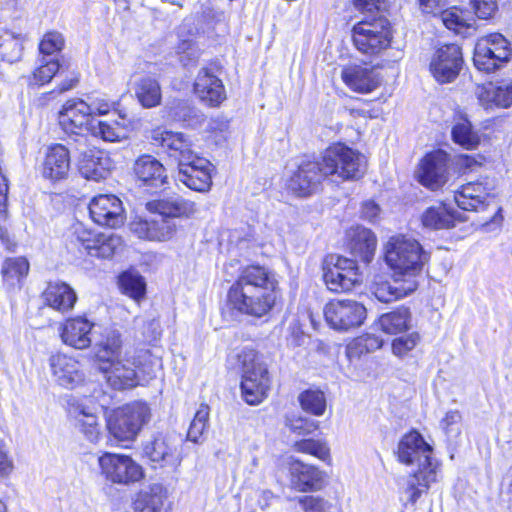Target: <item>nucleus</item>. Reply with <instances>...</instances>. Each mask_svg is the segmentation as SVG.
I'll return each mask as SVG.
<instances>
[{
  "label": "nucleus",
  "instance_id": "obj_46",
  "mask_svg": "<svg viewBox=\"0 0 512 512\" xmlns=\"http://www.w3.org/2000/svg\"><path fill=\"white\" fill-rule=\"evenodd\" d=\"M65 45L64 37L57 31H50L44 34L39 43V56L58 58L59 53Z\"/></svg>",
  "mask_w": 512,
  "mask_h": 512
},
{
  "label": "nucleus",
  "instance_id": "obj_48",
  "mask_svg": "<svg viewBox=\"0 0 512 512\" xmlns=\"http://www.w3.org/2000/svg\"><path fill=\"white\" fill-rule=\"evenodd\" d=\"M210 409L206 404H201L188 429V439L197 442L207 428Z\"/></svg>",
  "mask_w": 512,
  "mask_h": 512
},
{
  "label": "nucleus",
  "instance_id": "obj_4",
  "mask_svg": "<svg viewBox=\"0 0 512 512\" xmlns=\"http://www.w3.org/2000/svg\"><path fill=\"white\" fill-rule=\"evenodd\" d=\"M432 452L431 445L414 430L405 434L398 444V460L405 465L418 466V470L409 476L405 488L407 500L412 504L436 481L437 465L432 460Z\"/></svg>",
  "mask_w": 512,
  "mask_h": 512
},
{
  "label": "nucleus",
  "instance_id": "obj_2",
  "mask_svg": "<svg viewBox=\"0 0 512 512\" xmlns=\"http://www.w3.org/2000/svg\"><path fill=\"white\" fill-rule=\"evenodd\" d=\"M365 171V157L337 143L328 147L319 159H302L290 176L287 187L293 194L306 197L314 193L327 177H332L334 181L354 180L361 178Z\"/></svg>",
  "mask_w": 512,
  "mask_h": 512
},
{
  "label": "nucleus",
  "instance_id": "obj_40",
  "mask_svg": "<svg viewBox=\"0 0 512 512\" xmlns=\"http://www.w3.org/2000/svg\"><path fill=\"white\" fill-rule=\"evenodd\" d=\"M410 320V311L405 307H400L382 314L378 319V325L387 334H398L409 329Z\"/></svg>",
  "mask_w": 512,
  "mask_h": 512
},
{
  "label": "nucleus",
  "instance_id": "obj_64",
  "mask_svg": "<svg viewBox=\"0 0 512 512\" xmlns=\"http://www.w3.org/2000/svg\"><path fill=\"white\" fill-rule=\"evenodd\" d=\"M361 342H364V346L368 350L379 349L382 346V340L374 335H367L360 339Z\"/></svg>",
  "mask_w": 512,
  "mask_h": 512
},
{
  "label": "nucleus",
  "instance_id": "obj_21",
  "mask_svg": "<svg viewBox=\"0 0 512 512\" xmlns=\"http://www.w3.org/2000/svg\"><path fill=\"white\" fill-rule=\"evenodd\" d=\"M492 190L488 182H469L455 192L454 201L462 210L481 211L493 200Z\"/></svg>",
  "mask_w": 512,
  "mask_h": 512
},
{
  "label": "nucleus",
  "instance_id": "obj_32",
  "mask_svg": "<svg viewBox=\"0 0 512 512\" xmlns=\"http://www.w3.org/2000/svg\"><path fill=\"white\" fill-rule=\"evenodd\" d=\"M70 414L74 417L77 427L86 439L97 443L101 436V425L95 408L84 403H77L71 407Z\"/></svg>",
  "mask_w": 512,
  "mask_h": 512
},
{
  "label": "nucleus",
  "instance_id": "obj_26",
  "mask_svg": "<svg viewBox=\"0 0 512 512\" xmlns=\"http://www.w3.org/2000/svg\"><path fill=\"white\" fill-rule=\"evenodd\" d=\"M144 454L159 467H176L180 463L174 442L167 436L159 435L144 446Z\"/></svg>",
  "mask_w": 512,
  "mask_h": 512
},
{
  "label": "nucleus",
  "instance_id": "obj_61",
  "mask_svg": "<svg viewBox=\"0 0 512 512\" xmlns=\"http://www.w3.org/2000/svg\"><path fill=\"white\" fill-rule=\"evenodd\" d=\"M88 107L91 109V117H93L94 114H107L110 111L112 104L104 99H94L91 103H88Z\"/></svg>",
  "mask_w": 512,
  "mask_h": 512
},
{
  "label": "nucleus",
  "instance_id": "obj_25",
  "mask_svg": "<svg viewBox=\"0 0 512 512\" xmlns=\"http://www.w3.org/2000/svg\"><path fill=\"white\" fill-rule=\"evenodd\" d=\"M70 169V153L62 144H54L46 149L42 162L43 177L52 181L66 178Z\"/></svg>",
  "mask_w": 512,
  "mask_h": 512
},
{
  "label": "nucleus",
  "instance_id": "obj_27",
  "mask_svg": "<svg viewBox=\"0 0 512 512\" xmlns=\"http://www.w3.org/2000/svg\"><path fill=\"white\" fill-rule=\"evenodd\" d=\"M477 97L485 108H509L512 106V80L490 82L477 90Z\"/></svg>",
  "mask_w": 512,
  "mask_h": 512
},
{
  "label": "nucleus",
  "instance_id": "obj_49",
  "mask_svg": "<svg viewBox=\"0 0 512 512\" xmlns=\"http://www.w3.org/2000/svg\"><path fill=\"white\" fill-rule=\"evenodd\" d=\"M2 46L0 48V59L7 62H14L21 56L22 45L17 37L8 30L3 34Z\"/></svg>",
  "mask_w": 512,
  "mask_h": 512
},
{
  "label": "nucleus",
  "instance_id": "obj_50",
  "mask_svg": "<svg viewBox=\"0 0 512 512\" xmlns=\"http://www.w3.org/2000/svg\"><path fill=\"white\" fill-rule=\"evenodd\" d=\"M120 283L124 292L135 300L140 299L145 293V283L140 276L123 274Z\"/></svg>",
  "mask_w": 512,
  "mask_h": 512
},
{
  "label": "nucleus",
  "instance_id": "obj_30",
  "mask_svg": "<svg viewBox=\"0 0 512 512\" xmlns=\"http://www.w3.org/2000/svg\"><path fill=\"white\" fill-rule=\"evenodd\" d=\"M348 247L351 253L369 263L374 255L377 239L374 233L362 226L351 228L347 232Z\"/></svg>",
  "mask_w": 512,
  "mask_h": 512
},
{
  "label": "nucleus",
  "instance_id": "obj_14",
  "mask_svg": "<svg viewBox=\"0 0 512 512\" xmlns=\"http://www.w3.org/2000/svg\"><path fill=\"white\" fill-rule=\"evenodd\" d=\"M92 122L91 109L88 103L82 99L67 100L59 112V124L65 133L79 137L76 141L86 145V135L90 133Z\"/></svg>",
  "mask_w": 512,
  "mask_h": 512
},
{
  "label": "nucleus",
  "instance_id": "obj_28",
  "mask_svg": "<svg viewBox=\"0 0 512 512\" xmlns=\"http://www.w3.org/2000/svg\"><path fill=\"white\" fill-rule=\"evenodd\" d=\"M45 305L55 311L66 313L74 308L77 294L67 283L61 281L49 282L42 292Z\"/></svg>",
  "mask_w": 512,
  "mask_h": 512
},
{
  "label": "nucleus",
  "instance_id": "obj_57",
  "mask_svg": "<svg viewBox=\"0 0 512 512\" xmlns=\"http://www.w3.org/2000/svg\"><path fill=\"white\" fill-rule=\"evenodd\" d=\"M475 14L480 19L491 18L498 9L497 0H473Z\"/></svg>",
  "mask_w": 512,
  "mask_h": 512
},
{
  "label": "nucleus",
  "instance_id": "obj_54",
  "mask_svg": "<svg viewBox=\"0 0 512 512\" xmlns=\"http://www.w3.org/2000/svg\"><path fill=\"white\" fill-rule=\"evenodd\" d=\"M73 235L78 243L89 253V250L93 248L95 240L98 238L99 233L87 229L83 224L78 223L73 227Z\"/></svg>",
  "mask_w": 512,
  "mask_h": 512
},
{
  "label": "nucleus",
  "instance_id": "obj_7",
  "mask_svg": "<svg viewBox=\"0 0 512 512\" xmlns=\"http://www.w3.org/2000/svg\"><path fill=\"white\" fill-rule=\"evenodd\" d=\"M241 366V391L249 405H258L266 397L269 389V375L266 365L254 349L245 348L238 354Z\"/></svg>",
  "mask_w": 512,
  "mask_h": 512
},
{
  "label": "nucleus",
  "instance_id": "obj_62",
  "mask_svg": "<svg viewBox=\"0 0 512 512\" xmlns=\"http://www.w3.org/2000/svg\"><path fill=\"white\" fill-rule=\"evenodd\" d=\"M380 214L379 206L373 201H366L362 206V216L368 221H375Z\"/></svg>",
  "mask_w": 512,
  "mask_h": 512
},
{
  "label": "nucleus",
  "instance_id": "obj_55",
  "mask_svg": "<svg viewBox=\"0 0 512 512\" xmlns=\"http://www.w3.org/2000/svg\"><path fill=\"white\" fill-rule=\"evenodd\" d=\"M462 416L459 411H449L440 422L441 428L448 436L458 435L460 433V423Z\"/></svg>",
  "mask_w": 512,
  "mask_h": 512
},
{
  "label": "nucleus",
  "instance_id": "obj_3",
  "mask_svg": "<svg viewBox=\"0 0 512 512\" xmlns=\"http://www.w3.org/2000/svg\"><path fill=\"white\" fill-rule=\"evenodd\" d=\"M278 282L275 274L265 267H245L228 291V303L233 310L261 318L267 315L276 303Z\"/></svg>",
  "mask_w": 512,
  "mask_h": 512
},
{
  "label": "nucleus",
  "instance_id": "obj_10",
  "mask_svg": "<svg viewBox=\"0 0 512 512\" xmlns=\"http://www.w3.org/2000/svg\"><path fill=\"white\" fill-rule=\"evenodd\" d=\"M512 58V47L500 33L480 37L474 48L473 62L483 72H494L506 65Z\"/></svg>",
  "mask_w": 512,
  "mask_h": 512
},
{
  "label": "nucleus",
  "instance_id": "obj_53",
  "mask_svg": "<svg viewBox=\"0 0 512 512\" xmlns=\"http://www.w3.org/2000/svg\"><path fill=\"white\" fill-rule=\"evenodd\" d=\"M287 427L298 435H308L318 428V422L310 418L296 417L287 420Z\"/></svg>",
  "mask_w": 512,
  "mask_h": 512
},
{
  "label": "nucleus",
  "instance_id": "obj_11",
  "mask_svg": "<svg viewBox=\"0 0 512 512\" xmlns=\"http://www.w3.org/2000/svg\"><path fill=\"white\" fill-rule=\"evenodd\" d=\"M322 271L327 289L334 293L348 292L361 282L356 261L340 255H328Z\"/></svg>",
  "mask_w": 512,
  "mask_h": 512
},
{
  "label": "nucleus",
  "instance_id": "obj_47",
  "mask_svg": "<svg viewBox=\"0 0 512 512\" xmlns=\"http://www.w3.org/2000/svg\"><path fill=\"white\" fill-rule=\"evenodd\" d=\"M294 449L297 452L312 455L322 461H326L330 457V449L323 440L303 439L295 442Z\"/></svg>",
  "mask_w": 512,
  "mask_h": 512
},
{
  "label": "nucleus",
  "instance_id": "obj_52",
  "mask_svg": "<svg viewBox=\"0 0 512 512\" xmlns=\"http://www.w3.org/2000/svg\"><path fill=\"white\" fill-rule=\"evenodd\" d=\"M419 341L420 336L416 332L395 338L392 342V351L394 355L404 357L417 346Z\"/></svg>",
  "mask_w": 512,
  "mask_h": 512
},
{
  "label": "nucleus",
  "instance_id": "obj_31",
  "mask_svg": "<svg viewBox=\"0 0 512 512\" xmlns=\"http://www.w3.org/2000/svg\"><path fill=\"white\" fill-rule=\"evenodd\" d=\"M341 78L351 90L359 93H369L379 84L378 78L372 69L359 65L344 67Z\"/></svg>",
  "mask_w": 512,
  "mask_h": 512
},
{
  "label": "nucleus",
  "instance_id": "obj_33",
  "mask_svg": "<svg viewBox=\"0 0 512 512\" xmlns=\"http://www.w3.org/2000/svg\"><path fill=\"white\" fill-rule=\"evenodd\" d=\"M30 264L25 257L6 258L1 266V276L4 287L9 292L19 291L27 277Z\"/></svg>",
  "mask_w": 512,
  "mask_h": 512
},
{
  "label": "nucleus",
  "instance_id": "obj_35",
  "mask_svg": "<svg viewBox=\"0 0 512 512\" xmlns=\"http://www.w3.org/2000/svg\"><path fill=\"white\" fill-rule=\"evenodd\" d=\"M134 172L139 180L150 186H162L167 179L164 166L151 155L140 156L134 164Z\"/></svg>",
  "mask_w": 512,
  "mask_h": 512
},
{
  "label": "nucleus",
  "instance_id": "obj_15",
  "mask_svg": "<svg viewBox=\"0 0 512 512\" xmlns=\"http://www.w3.org/2000/svg\"><path fill=\"white\" fill-rule=\"evenodd\" d=\"M449 156L442 150L427 153L419 162L416 178L430 190H438L448 181Z\"/></svg>",
  "mask_w": 512,
  "mask_h": 512
},
{
  "label": "nucleus",
  "instance_id": "obj_56",
  "mask_svg": "<svg viewBox=\"0 0 512 512\" xmlns=\"http://www.w3.org/2000/svg\"><path fill=\"white\" fill-rule=\"evenodd\" d=\"M299 504L305 512H329L330 504L320 497L303 496Z\"/></svg>",
  "mask_w": 512,
  "mask_h": 512
},
{
  "label": "nucleus",
  "instance_id": "obj_59",
  "mask_svg": "<svg viewBox=\"0 0 512 512\" xmlns=\"http://www.w3.org/2000/svg\"><path fill=\"white\" fill-rule=\"evenodd\" d=\"M9 180L0 167V220L8 219Z\"/></svg>",
  "mask_w": 512,
  "mask_h": 512
},
{
  "label": "nucleus",
  "instance_id": "obj_29",
  "mask_svg": "<svg viewBox=\"0 0 512 512\" xmlns=\"http://www.w3.org/2000/svg\"><path fill=\"white\" fill-rule=\"evenodd\" d=\"M109 156L100 150H89L82 153L78 161L80 174L88 179L100 181L105 179L111 169Z\"/></svg>",
  "mask_w": 512,
  "mask_h": 512
},
{
  "label": "nucleus",
  "instance_id": "obj_1",
  "mask_svg": "<svg viewBox=\"0 0 512 512\" xmlns=\"http://www.w3.org/2000/svg\"><path fill=\"white\" fill-rule=\"evenodd\" d=\"M95 363L109 386L115 390L135 387L140 376L153 378L161 366L158 357L148 350L131 354L123 351L121 334L118 330H106L103 339L95 346Z\"/></svg>",
  "mask_w": 512,
  "mask_h": 512
},
{
  "label": "nucleus",
  "instance_id": "obj_12",
  "mask_svg": "<svg viewBox=\"0 0 512 512\" xmlns=\"http://www.w3.org/2000/svg\"><path fill=\"white\" fill-rule=\"evenodd\" d=\"M101 475L114 484L129 485L143 478V469L131 457L105 452L98 458Z\"/></svg>",
  "mask_w": 512,
  "mask_h": 512
},
{
  "label": "nucleus",
  "instance_id": "obj_42",
  "mask_svg": "<svg viewBox=\"0 0 512 512\" xmlns=\"http://www.w3.org/2000/svg\"><path fill=\"white\" fill-rule=\"evenodd\" d=\"M453 141L467 150L477 148L480 143V137L472 128L470 121L466 117H460L452 127Z\"/></svg>",
  "mask_w": 512,
  "mask_h": 512
},
{
  "label": "nucleus",
  "instance_id": "obj_41",
  "mask_svg": "<svg viewBox=\"0 0 512 512\" xmlns=\"http://www.w3.org/2000/svg\"><path fill=\"white\" fill-rule=\"evenodd\" d=\"M89 134L106 142H120L127 137V128L117 120L108 122L95 119Z\"/></svg>",
  "mask_w": 512,
  "mask_h": 512
},
{
  "label": "nucleus",
  "instance_id": "obj_9",
  "mask_svg": "<svg viewBox=\"0 0 512 512\" xmlns=\"http://www.w3.org/2000/svg\"><path fill=\"white\" fill-rule=\"evenodd\" d=\"M150 408L141 401L114 410L107 419V429L119 442L133 441L150 420Z\"/></svg>",
  "mask_w": 512,
  "mask_h": 512
},
{
  "label": "nucleus",
  "instance_id": "obj_39",
  "mask_svg": "<svg viewBox=\"0 0 512 512\" xmlns=\"http://www.w3.org/2000/svg\"><path fill=\"white\" fill-rule=\"evenodd\" d=\"M456 214L446 205L429 207L422 215L424 227L434 230L449 229L455 225Z\"/></svg>",
  "mask_w": 512,
  "mask_h": 512
},
{
  "label": "nucleus",
  "instance_id": "obj_51",
  "mask_svg": "<svg viewBox=\"0 0 512 512\" xmlns=\"http://www.w3.org/2000/svg\"><path fill=\"white\" fill-rule=\"evenodd\" d=\"M440 20L449 30H453L457 34L463 33L464 29L470 27V24L462 16V12L458 10L443 11Z\"/></svg>",
  "mask_w": 512,
  "mask_h": 512
},
{
  "label": "nucleus",
  "instance_id": "obj_8",
  "mask_svg": "<svg viewBox=\"0 0 512 512\" xmlns=\"http://www.w3.org/2000/svg\"><path fill=\"white\" fill-rule=\"evenodd\" d=\"M352 40L356 49L362 54L379 55L390 46L392 41L389 20L383 15L363 18L353 26Z\"/></svg>",
  "mask_w": 512,
  "mask_h": 512
},
{
  "label": "nucleus",
  "instance_id": "obj_37",
  "mask_svg": "<svg viewBox=\"0 0 512 512\" xmlns=\"http://www.w3.org/2000/svg\"><path fill=\"white\" fill-rule=\"evenodd\" d=\"M193 23L190 20H185L178 28L179 42L175 48L179 61L184 66L194 65L201 56V50L197 43L191 37H186V34L192 35Z\"/></svg>",
  "mask_w": 512,
  "mask_h": 512
},
{
  "label": "nucleus",
  "instance_id": "obj_44",
  "mask_svg": "<svg viewBox=\"0 0 512 512\" xmlns=\"http://www.w3.org/2000/svg\"><path fill=\"white\" fill-rule=\"evenodd\" d=\"M122 240L114 233H99L94 247L89 250V255L97 258L108 259L121 247Z\"/></svg>",
  "mask_w": 512,
  "mask_h": 512
},
{
  "label": "nucleus",
  "instance_id": "obj_5",
  "mask_svg": "<svg viewBox=\"0 0 512 512\" xmlns=\"http://www.w3.org/2000/svg\"><path fill=\"white\" fill-rule=\"evenodd\" d=\"M153 215L131 224L132 231L139 238L150 241H167L176 232L175 217L189 216L196 211L195 204L180 196L169 197L147 203Z\"/></svg>",
  "mask_w": 512,
  "mask_h": 512
},
{
  "label": "nucleus",
  "instance_id": "obj_6",
  "mask_svg": "<svg viewBox=\"0 0 512 512\" xmlns=\"http://www.w3.org/2000/svg\"><path fill=\"white\" fill-rule=\"evenodd\" d=\"M429 259L430 255L422 245L406 235L392 236L384 245V260L396 283L403 278L416 280Z\"/></svg>",
  "mask_w": 512,
  "mask_h": 512
},
{
  "label": "nucleus",
  "instance_id": "obj_20",
  "mask_svg": "<svg viewBox=\"0 0 512 512\" xmlns=\"http://www.w3.org/2000/svg\"><path fill=\"white\" fill-rule=\"evenodd\" d=\"M211 167L207 159L195 155L178 166L177 180L191 190L207 192L212 185Z\"/></svg>",
  "mask_w": 512,
  "mask_h": 512
},
{
  "label": "nucleus",
  "instance_id": "obj_13",
  "mask_svg": "<svg viewBox=\"0 0 512 512\" xmlns=\"http://www.w3.org/2000/svg\"><path fill=\"white\" fill-rule=\"evenodd\" d=\"M327 324L338 331H349L364 323L367 310L363 304L351 299L332 300L324 307Z\"/></svg>",
  "mask_w": 512,
  "mask_h": 512
},
{
  "label": "nucleus",
  "instance_id": "obj_22",
  "mask_svg": "<svg viewBox=\"0 0 512 512\" xmlns=\"http://www.w3.org/2000/svg\"><path fill=\"white\" fill-rule=\"evenodd\" d=\"M291 485L300 492L317 491L324 485L325 473L296 459L288 463Z\"/></svg>",
  "mask_w": 512,
  "mask_h": 512
},
{
  "label": "nucleus",
  "instance_id": "obj_34",
  "mask_svg": "<svg viewBox=\"0 0 512 512\" xmlns=\"http://www.w3.org/2000/svg\"><path fill=\"white\" fill-rule=\"evenodd\" d=\"M167 496V489L162 484H151L138 493L133 503L134 511L163 512Z\"/></svg>",
  "mask_w": 512,
  "mask_h": 512
},
{
  "label": "nucleus",
  "instance_id": "obj_16",
  "mask_svg": "<svg viewBox=\"0 0 512 512\" xmlns=\"http://www.w3.org/2000/svg\"><path fill=\"white\" fill-rule=\"evenodd\" d=\"M150 140L152 145L162 148L170 158L177 161L178 166L196 155L192 150L191 140L181 132L156 127L150 132Z\"/></svg>",
  "mask_w": 512,
  "mask_h": 512
},
{
  "label": "nucleus",
  "instance_id": "obj_63",
  "mask_svg": "<svg viewBox=\"0 0 512 512\" xmlns=\"http://www.w3.org/2000/svg\"><path fill=\"white\" fill-rule=\"evenodd\" d=\"M0 241L8 251H14L16 242L11 238L7 228L0 226Z\"/></svg>",
  "mask_w": 512,
  "mask_h": 512
},
{
  "label": "nucleus",
  "instance_id": "obj_23",
  "mask_svg": "<svg viewBox=\"0 0 512 512\" xmlns=\"http://www.w3.org/2000/svg\"><path fill=\"white\" fill-rule=\"evenodd\" d=\"M194 91L197 97L205 104L215 107L226 99V91L222 80L202 68L195 79Z\"/></svg>",
  "mask_w": 512,
  "mask_h": 512
},
{
  "label": "nucleus",
  "instance_id": "obj_58",
  "mask_svg": "<svg viewBox=\"0 0 512 512\" xmlns=\"http://www.w3.org/2000/svg\"><path fill=\"white\" fill-rule=\"evenodd\" d=\"M356 9L365 14L364 18L377 17L384 5V0H353Z\"/></svg>",
  "mask_w": 512,
  "mask_h": 512
},
{
  "label": "nucleus",
  "instance_id": "obj_24",
  "mask_svg": "<svg viewBox=\"0 0 512 512\" xmlns=\"http://www.w3.org/2000/svg\"><path fill=\"white\" fill-rule=\"evenodd\" d=\"M94 323L83 316L67 319L60 329V336L68 346L75 349H86L91 345V331Z\"/></svg>",
  "mask_w": 512,
  "mask_h": 512
},
{
  "label": "nucleus",
  "instance_id": "obj_45",
  "mask_svg": "<svg viewBox=\"0 0 512 512\" xmlns=\"http://www.w3.org/2000/svg\"><path fill=\"white\" fill-rule=\"evenodd\" d=\"M302 409L316 416H321L326 410V398L320 390H306L299 397Z\"/></svg>",
  "mask_w": 512,
  "mask_h": 512
},
{
  "label": "nucleus",
  "instance_id": "obj_60",
  "mask_svg": "<svg viewBox=\"0 0 512 512\" xmlns=\"http://www.w3.org/2000/svg\"><path fill=\"white\" fill-rule=\"evenodd\" d=\"M14 468L13 460L9 455L5 443L0 440V477H8Z\"/></svg>",
  "mask_w": 512,
  "mask_h": 512
},
{
  "label": "nucleus",
  "instance_id": "obj_38",
  "mask_svg": "<svg viewBox=\"0 0 512 512\" xmlns=\"http://www.w3.org/2000/svg\"><path fill=\"white\" fill-rule=\"evenodd\" d=\"M134 93L144 108H153L161 103L162 94L158 81L151 76H142L135 81Z\"/></svg>",
  "mask_w": 512,
  "mask_h": 512
},
{
  "label": "nucleus",
  "instance_id": "obj_19",
  "mask_svg": "<svg viewBox=\"0 0 512 512\" xmlns=\"http://www.w3.org/2000/svg\"><path fill=\"white\" fill-rule=\"evenodd\" d=\"M53 381L65 389H75L85 380V374L78 360L66 354L57 353L49 358Z\"/></svg>",
  "mask_w": 512,
  "mask_h": 512
},
{
  "label": "nucleus",
  "instance_id": "obj_18",
  "mask_svg": "<svg viewBox=\"0 0 512 512\" xmlns=\"http://www.w3.org/2000/svg\"><path fill=\"white\" fill-rule=\"evenodd\" d=\"M92 220L100 225L117 228L124 223V209L121 200L112 194H99L89 203Z\"/></svg>",
  "mask_w": 512,
  "mask_h": 512
},
{
  "label": "nucleus",
  "instance_id": "obj_43",
  "mask_svg": "<svg viewBox=\"0 0 512 512\" xmlns=\"http://www.w3.org/2000/svg\"><path fill=\"white\" fill-rule=\"evenodd\" d=\"M37 64L29 78V84L34 86H43L49 83L61 68L58 58H48L47 56H39Z\"/></svg>",
  "mask_w": 512,
  "mask_h": 512
},
{
  "label": "nucleus",
  "instance_id": "obj_36",
  "mask_svg": "<svg viewBox=\"0 0 512 512\" xmlns=\"http://www.w3.org/2000/svg\"><path fill=\"white\" fill-rule=\"evenodd\" d=\"M417 286V280L412 278H403L399 283L394 281V284L380 281L373 285L372 292L379 301L388 303L414 292Z\"/></svg>",
  "mask_w": 512,
  "mask_h": 512
},
{
  "label": "nucleus",
  "instance_id": "obj_17",
  "mask_svg": "<svg viewBox=\"0 0 512 512\" xmlns=\"http://www.w3.org/2000/svg\"><path fill=\"white\" fill-rule=\"evenodd\" d=\"M462 64L461 48L456 44H447L435 50L429 67L438 82L449 83L458 76Z\"/></svg>",
  "mask_w": 512,
  "mask_h": 512
}]
</instances>
